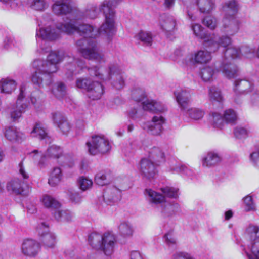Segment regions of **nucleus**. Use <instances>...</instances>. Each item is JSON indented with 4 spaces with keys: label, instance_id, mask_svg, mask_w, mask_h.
Returning <instances> with one entry per match:
<instances>
[{
    "label": "nucleus",
    "instance_id": "nucleus-1",
    "mask_svg": "<svg viewBox=\"0 0 259 259\" xmlns=\"http://www.w3.org/2000/svg\"><path fill=\"white\" fill-rule=\"evenodd\" d=\"M100 11L105 17V21L100 28L95 29L88 24L77 25L76 20L84 19H95L98 14V11L95 5H88L83 11H77L74 14V19L60 23L57 25L56 29H52L50 26L40 28L37 31L36 38L43 40H54L60 36L61 32L67 34L77 33L83 36V38L76 42L78 52L85 58L102 62L105 61L104 56L99 52L95 40L87 37L93 38L98 35L107 36L109 38L115 32V11L112 3L105 1L100 5Z\"/></svg>",
    "mask_w": 259,
    "mask_h": 259
},
{
    "label": "nucleus",
    "instance_id": "nucleus-2",
    "mask_svg": "<svg viewBox=\"0 0 259 259\" xmlns=\"http://www.w3.org/2000/svg\"><path fill=\"white\" fill-rule=\"evenodd\" d=\"M64 59L66 61L64 69L68 79H71L73 76L80 73L85 68L83 60L72 58L62 51H53L47 57V69L45 71L52 74L57 72L59 69L58 64Z\"/></svg>",
    "mask_w": 259,
    "mask_h": 259
},
{
    "label": "nucleus",
    "instance_id": "nucleus-3",
    "mask_svg": "<svg viewBox=\"0 0 259 259\" xmlns=\"http://www.w3.org/2000/svg\"><path fill=\"white\" fill-rule=\"evenodd\" d=\"M90 73L103 81H111L113 87L117 90L125 85V76L124 72L116 63H110L106 68L94 67L89 69Z\"/></svg>",
    "mask_w": 259,
    "mask_h": 259
},
{
    "label": "nucleus",
    "instance_id": "nucleus-4",
    "mask_svg": "<svg viewBox=\"0 0 259 259\" xmlns=\"http://www.w3.org/2000/svg\"><path fill=\"white\" fill-rule=\"evenodd\" d=\"M238 10V5L234 0L227 1L223 5L222 11L224 16L221 28L223 33L233 36L238 32L240 22L234 17Z\"/></svg>",
    "mask_w": 259,
    "mask_h": 259
},
{
    "label": "nucleus",
    "instance_id": "nucleus-5",
    "mask_svg": "<svg viewBox=\"0 0 259 259\" xmlns=\"http://www.w3.org/2000/svg\"><path fill=\"white\" fill-rule=\"evenodd\" d=\"M242 52L239 47L230 46L226 49L224 58L220 67V70L225 77L232 78L238 75V68L234 61L240 58Z\"/></svg>",
    "mask_w": 259,
    "mask_h": 259
},
{
    "label": "nucleus",
    "instance_id": "nucleus-6",
    "mask_svg": "<svg viewBox=\"0 0 259 259\" xmlns=\"http://www.w3.org/2000/svg\"><path fill=\"white\" fill-rule=\"evenodd\" d=\"M88 242L93 248L102 250L106 255H110L114 252L115 238L112 234L107 233L102 235L92 233L89 236Z\"/></svg>",
    "mask_w": 259,
    "mask_h": 259
},
{
    "label": "nucleus",
    "instance_id": "nucleus-7",
    "mask_svg": "<svg viewBox=\"0 0 259 259\" xmlns=\"http://www.w3.org/2000/svg\"><path fill=\"white\" fill-rule=\"evenodd\" d=\"M244 235L246 239L250 241L247 245L249 251L244 249V253L248 259H259V226L249 225Z\"/></svg>",
    "mask_w": 259,
    "mask_h": 259
},
{
    "label": "nucleus",
    "instance_id": "nucleus-8",
    "mask_svg": "<svg viewBox=\"0 0 259 259\" xmlns=\"http://www.w3.org/2000/svg\"><path fill=\"white\" fill-rule=\"evenodd\" d=\"M32 67L36 71L32 73L31 79L32 82L39 87L44 85H49L51 83V75L52 73H47L45 71L47 67V61L39 59L34 60L32 62Z\"/></svg>",
    "mask_w": 259,
    "mask_h": 259
},
{
    "label": "nucleus",
    "instance_id": "nucleus-9",
    "mask_svg": "<svg viewBox=\"0 0 259 259\" xmlns=\"http://www.w3.org/2000/svg\"><path fill=\"white\" fill-rule=\"evenodd\" d=\"M29 154L40 168L46 166V158L59 159L63 157L61 148L56 145H52L49 147L45 154L41 153L37 150L32 151Z\"/></svg>",
    "mask_w": 259,
    "mask_h": 259
},
{
    "label": "nucleus",
    "instance_id": "nucleus-10",
    "mask_svg": "<svg viewBox=\"0 0 259 259\" xmlns=\"http://www.w3.org/2000/svg\"><path fill=\"white\" fill-rule=\"evenodd\" d=\"M89 152L92 155L98 153L105 154L111 149V143L108 139L103 135H95L86 144Z\"/></svg>",
    "mask_w": 259,
    "mask_h": 259
},
{
    "label": "nucleus",
    "instance_id": "nucleus-11",
    "mask_svg": "<svg viewBox=\"0 0 259 259\" xmlns=\"http://www.w3.org/2000/svg\"><path fill=\"white\" fill-rule=\"evenodd\" d=\"M19 172L20 175L23 178V181H20L18 178H15L9 181L7 185V189L8 191L15 194H22L24 192L23 184L25 180L29 178V174L26 171L22 163L19 164Z\"/></svg>",
    "mask_w": 259,
    "mask_h": 259
},
{
    "label": "nucleus",
    "instance_id": "nucleus-12",
    "mask_svg": "<svg viewBox=\"0 0 259 259\" xmlns=\"http://www.w3.org/2000/svg\"><path fill=\"white\" fill-rule=\"evenodd\" d=\"M25 89L21 87L20 94L18 95L17 100L15 104L11 105L7 109V112L11 118L13 120L19 119L22 115V113L25 111L26 108L25 104L22 103V99L25 96Z\"/></svg>",
    "mask_w": 259,
    "mask_h": 259
},
{
    "label": "nucleus",
    "instance_id": "nucleus-13",
    "mask_svg": "<svg viewBox=\"0 0 259 259\" xmlns=\"http://www.w3.org/2000/svg\"><path fill=\"white\" fill-rule=\"evenodd\" d=\"M165 121V119L162 115L157 114L152 118L151 121L145 123L143 125V128L149 134L158 136L162 133Z\"/></svg>",
    "mask_w": 259,
    "mask_h": 259
},
{
    "label": "nucleus",
    "instance_id": "nucleus-14",
    "mask_svg": "<svg viewBox=\"0 0 259 259\" xmlns=\"http://www.w3.org/2000/svg\"><path fill=\"white\" fill-rule=\"evenodd\" d=\"M36 231L41 237L44 245L48 248H53L56 243V236L52 233L49 232L48 226L45 223H41L36 227Z\"/></svg>",
    "mask_w": 259,
    "mask_h": 259
},
{
    "label": "nucleus",
    "instance_id": "nucleus-15",
    "mask_svg": "<svg viewBox=\"0 0 259 259\" xmlns=\"http://www.w3.org/2000/svg\"><path fill=\"white\" fill-rule=\"evenodd\" d=\"M232 43L231 38L228 35H223L215 38L213 34L211 35L206 48H208L210 52H215L220 46L223 48L229 47Z\"/></svg>",
    "mask_w": 259,
    "mask_h": 259
},
{
    "label": "nucleus",
    "instance_id": "nucleus-16",
    "mask_svg": "<svg viewBox=\"0 0 259 259\" xmlns=\"http://www.w3.org/2000/svg\"><path fill=\"white\" fill-rule=\"evenodd\" d=\"M156 165L148 158L142 159L139 165L141 174L147 179L153 178L157 173Z\"/></svg>",
    "mask_w": 259,
    "mask_h": 259
},
{
    "label": "nucleus",
    "instance_id": "nucleus-17",
    "mask_svg": "<svg viewBox=\"0 0 259 259\" xmlns=\"http://www.w3.org/2000/svg\"><path fill=\"white\" fill-rule=\"evenodd\" d=\"M175 99L182 111H185L189 103L191 94L189 90L180 89L174 92Z\"/></svg>",
    "mask_w": 259,
    "mask_h": 259
},
{
    "label": "nucleus",
    "instance_id": "nucleus-18",
    "mask_svg": "<svg viewBox=\"0 0 259 259\" xmlns=\"http://www.w3.org/2000/svg\"><path fill=\"white\" fill-rule=\"evenodd\" d=\"M40 249L39 244L32 239L25 240L21 246L22 252L25 255L34 256L36 255Z\"/></svg>",
    "mask_w": 259,
    "mask_h": 259
},
{
    "label": "nucleus",
    "instance_id": "nucleus-19",
    "mask_svg": "<svg viewBox=\"0 0 259 259\" xmlns=\"http://www.w3.org/2000/svg\"><path fill=\"white\" fill-rule=\"evenodd\" d=\"M103 199L107 204H111L117 202L121 197V191L116 187H108L105 190L103 195Z\"/></svg>",
    "mask_w": 259,
    "mask_h": 259
},
{
    "label": "nucleus",
    "instance_id": "nucleus-20",
    "mask_svg": "<svg viewBox=\"0 0 259 259\" xmlns=\"http://www.w3.org/2000/svg\"><path fill=\"white\" fill-rule=\"evenodd\" d=\"M222 161L220 155L214 151H209L201 159L202 165L205 167H211L220 163Z\"/></svg>",
    "mask_w": 259,
    "mask_h": 259
},
{
    "label": "nucleus",
    "instance_id": "nucleus-21",
    "mask_svg": "<svg viewBox=\"0 0 259 259\" xmlns=\"http://www.w3.org/2000/svg\"><path fill=\"white\" fill-rule=\"evenodd\" d=\"M209 49L208 48H207ZM209 50V49H208ZM211 52L200 50L189 56V63H206L211 59Z\"/></svg>",
    "mask_w": 259,
    "mask_h": 259
},
{
    "label": "nucleus",
    "instance_id": "nucleus-22",
    "mask_svg": "<svg viewBox=\"0 0 259 259\" xmlns=\"http://www.w3.org/2000/svg\"><path fill=\"white\" fill-rule=\"evenodd\" d=\"M52 119L63 134H66L70 130V124L61 113H52Z\"/></svg>",
    "mask_w": 259,
    "mask_h": 259
},
{
    "label": "nucleus",
    "instance_id": "nucleus-23",
    "mask_svg": "<svg viewBox=\"0 0 259 259\" xmlns=\"http://www.w3.org/2000/svg\"><path fill=\"white\" fill-rule=\"evenodd\" d=\"M87 91L89 98L98 100L104 94V87L99 82L92 81Z\"/></svg>",
    "mask_w": 259,
    "mask_h": 259
},
{
    "label": "nucleus",
    "instance_id": "nucleus-24",
    "mask_svg": "<svg viewBox=\"0 0 259 259\" xmlns=\"http://www.w3.org/2000/svg\"><path fill=\"white\" fill-rule=\"evenodd\" d=\"M52 11L56 15H64L72 11L71 7L67 3L68 0H52Z\"/></svg>",
    "mask_w": 259,
    "mask_h": 259
},
{
    "label": "nucleus",
    "instance_id": "nucleus-25",
    "mask_svg": "<svg viewBox=\"0 0 259 259\" xmlns=\"http://www.w3.org/2000/svg\"><path fill=\"white\" fill-rule=\"evenodd\" d=\"M145 195L149 203L153 204H162L165 202V196L151 189L145 190Z\"/></svg>",
    "mask_w": 259,
    "mask_h": 259
},
{
    "label": "nucleus",
    "instance_id": "nucleus-26",
    "mask_svg": "<svg viewBox=\"0 0 259 259\" xmlns=\"http://www.w3.org/2000/svg\"><path fill=\"white\" fill-rule=\"evenodd\" d=\"M5 137L10 141L21 142L25 139V135L14 127H9L6 130Z\"/></svg>",
    "mask_w": 259,
    "mask_h": 259
},
{
    "label": "nucleus",
    "instance_id": "nucleus-27",
    "mask_svg": "<svg viewBox=\"0 0 259 259\" xmlns=\"http://www.w3.org/2000/svg\"><path fill=\"white\" fill-rule=\"evenodd\" d=\"M143 108L144 110L153 112H162L165 110L162 104L153 100H147L142 103Z\"/></svg>",
    "mask_w": 259,
    "mask_h": 259
},
{
    "label": "nucleus",
    "instance_id": "nucleus-28",
    "mask_svg": "<svg viewBox=\"0 0 259 259\" xmlns=\"http://www.w3.org/2000/svg\"><path fill=\"white\" fill-rule=\"evenodd\" d=\"M148 159L158 166L165 161V154L159 148L153 147L149 151Z\"/></svg>",
    "mask_w": 259,
    "mask_h": 259
},
{
    "label": "nucleus",
    "instance_id": "nucleus-29",
    "mask_svg": "<svg viewBox=\"0 0 259 259\" xmlns=\"http://www.w3.org/2000/svg\"><path fill=\"white\" fill-rule=\"evenodd\" d=\"M94 181L97 185L103 186L110 184L112 181V176L109 171H100L95 175Z\"/></svg>",
    "mask_w": 259,
    "mask_h": 259
},
{
    "label": "nucleus",
    "instance_id": "nucleus-30",
    "mask_svg": "<svg viewBox=\"0 0 259 259\" xmlns=\"http://www.w3.org/2000/svg\"><path fill=\"white\" fill-rule=\"evenodd\" d=\"M53 215L55 219L59 222H70L73 221L74 218V214L67 209H56L53 212Z\"/></svg>",
    "mask_w": 259,
    "mask_h": 259
},
{
    "label": "nucleus",
    "instance_id": "nucleus-31",
    "mask_svg": "<svg viewBox=\"0 0 259 259\" xmlns=\"http://www.w3.org/2000/svg\"><path fill=\"white\" fill-rule=\"evenodd\" d=\"M191 27L195 36L199 39L203 40L204 46L206 47L211 35H208L205 33L204 31L203 27L199 24H192Z\"/></svg>",
    "mask_w": 259,
    "mask_h": 259
},
{
    "label": "nucleus",
    "instance_id": "nucleus-32",
    "mask_svg": "<svg viewBox=\"0 0 259 259\" xmlns=\"http://www.w3.org/2000/svg\"><path fill=\"white\" fill-rule=\"evenodd\" d=\"M180 210V205L177 203H167L164 202L161 206V212L165 216L175 214Z\"/></svg>",
    "mask_w": 259,
    "mask_h": 259
},
{
    "label": "nucleus",
    "instance_id": "nucleus-33",
    "mask_svg": "<svg viewBox=\"0 0 259 259\" xmlns=\"http://www.w3.org/2000/svg\"><path fill=\"white\" fill-rule=\"evenodd\" d=\"M197 5L201 13L208 14L215 8V3L212 0H197Z\"/></svg>",
    "mask_w": 259,
    "mask_h": 259
},
{
    "label": "nucleus",
    "instance_id": "nucleus-34",
    "mask_svg": "<svg viewBox=\"0 0 259 259\" xmlns=\"http://www.w3.org/2000/svg\"><path fill=\"white\" fill-rule=\"evenodd\" d=\"M170 170L174 173H180L190 177L193 174L192 170L185 165H181L174 161L170 165Z\"/></svg>",
    "mask_w": 259,
    "mask_h": 259
},
{
    "label": "nucleus",
    "instance_id": "nucleus-35",
    "mask_svg": "<svg viewBox=\"0 0 259 259\" xmlns=\"http://www.w3.org/2000/svg\"><path fill=\"white\" fill-rule=\"evenodd\" d=\"M235 85L237 90L244 94L251 92L254 89L253 83L245 79L235 81Z\"/></svg>",
    "mask_w": 259,
    "mask_h": 259
},
{
    "label": "nucleus",
    "instance_id": "nucleus-36",
    "mask_svg": "<svg viewBox=\"0 0 259 259\" xmlns=\"http://www.w3.org/2000/svg\"><path fill=\"white\" fill-rule=\"evenodd\" d=\"M62 178V170L60 167H54L51 171L48 183L52 186H55L58 185L61 181Z\"/></svg>",
    "mask_w": 259,
    "mask_h": 259
},
{
    "label": "nucleus",
    "instance_id": "nucleus-37",
    "mask_svg": "<svg viewBox=\"0 0 259 259\" xmlns=\"http://www.w3.org/2000/svg\"><path fill=\"white\" fill-rule=\"evenodd\" d=\"M119 234L123 237L129 238L133 236L134 230L133 226L128 222H122L118 226Z\"/></svg>",
    "mask_w": 259,
    "mask_h": 259
},
{
    "label": "nucleus",
    "instance_id": "nucleus-38",
    "mask_svg": "<svg viewBox=\"0 0 259 259\" xmlns=\"http://www.w3.org/2000/svg\"><path fill=\"white\" fill-rule=\"evenodd\" d=\"M243 206L246 212L255 211L256 210V205L253 196L249 194L242 199Z\"/></svg>",
    "mask_w": 259,
    "mask_h": 259
},
{
    "label": "nucleus",
    "instance_id": "nucleus-39",
    "mask_svg": "<svg viewBox=\"0 0 259 259\" xmlns=\"http://www.w3.org/2000/svg\"><path fill=\"white\" fill-rule=\"evenodd\" d=\"M186 114L191 120L197 121L203 117L205 111L200 108H191L186 111Z\"/></svg>",
    "mask_w": 259,
    "mask_h": 259
},
{
    "label": "nucleus",
    "instance_id": "nucleus-40",
    "mask_svg": "<svg viewBox=\"0 0 259 259\" xmlns=\"http://www.w3.org/2000/svg\"><path fill=\"white\" fill-rule=\"evenodd\" d=\"M161 28L165 32H170L175 30L176 21L172 17H167L160 21Z\"/></svg>",
    "mask_w": 259,
    "mask_h": 259
},
{
    "label": "nucleus",
    "instance_id": "nucleus-41",
    "mask_svg": "<svg viewBox=\"0 0 259 259\" xmlns=\"http://www.w3.org/2000/svg\"><path fill=\"white\" fill-rule=\"evenodd\" d=\"M135 37L145 45L151 46L152 43L153 36L150 32L141 30L136 34Z\"/></svg>",
    "mask_w": 259,
    "mask_h": 259
},
{
    "label": "nucleus",
    "instance_id": "nucleus-42",
    "mask_svg": "<svg viewBox=\"0 0 259 259\" xmlns=\"http://www.w3.org/2000/svg\"><path fill=\"white\" fill-rule=\"evenodd\" d=\"M3 47L6 50L19 49L22 47V43L14 37H8L4 41Z\"/></svg>",
    "mask_w": 259,
    "mask_h": 259
},
{
    "label": "nucleus",
    "instance_id": "nucleus-43",
    "mask_svg": "<svg viewBox=\"0 0 259 259\" xmlns=\"http://www.w3.org/2000/svg\"><path fill=\"white\" fill-rule=\"evenodd\" d=\"M31 134L33 137H36L40 139H46L48 138V134L40 123H36L34 126Z\"/></svg>",
    "mask_w": 259,
    "mask_h": 259
},
{
    "label": "nucleus",
    "instance_id": "nucleus-44",
    "mask_svg": "<svg viewBox=\"0 0 259 259\" xmlns=\"http://www.w3.org/2000/svg\"><path fill=\"white\" fill-rule=\"evenodd\" d=\"M92 180L88 177L81 176L77 180V185L79 188L83 191L90 189L93 186Z\"/></svg>",
    "mask_w": 259,
    "mask_h": 259
},
{
    "label": "nucleus",
    "instance_id": "nucleus-45",
    "mask_svg": "<svg viewBox=\"0 0 259 259\" xmlns=\"http://www.w3.org/2000/svg\"><path fill=\"white\" fill-rule=\"evenodd\" d=\"M215 72V69L210 66L203 67L200 71V75L204 81H209L211 80Z\"/></svg>",
    "mask_w": 259,
    "mask_h": 259
},
{
    "label": "nucleus",
    "instance_id": "nucleus-46",
    "mask_svg": "<svg viewBox=\"0 0 259 259\" xmlns=\"http://www.w3.org/2000/svg\"><path fill=\"white\" fill-rule=\"evenodd\" d=\"M182 1L186 9L188 18L191 21H195L197 20V17L193 13L194 7L193 0H182Z\"/></svg>",
    "mask_w": 259,
    "mask_h": 259
},
{
    "label": "nucleus",
    "instance_id": "nucleus-47",
    "mask_svg": "<svg viewBox=\"0 0 259 259\" xmlns=\"http://www.w3.org/2000/svg\"><path fill=\"white\" fill-rule=\"evenodd\" d=\"M43 205L47 208H57L60 206V203L53 197L50 195H45L41 199Z\"/></svg>",
    "mask_w": 259,
    "mask_h": 259
},
{
    "label": "nucleus",
    "instance_id": "nucleus-48",
    "mask_svg": "<svg viewBox=\"0 0 259 259\" xmlns=\"http://www.w3.org/2000/svg\"><path fill=\"white\" fill-rule=\"evenodd\" d=\"M211 124L215 128H222L223 125V119L221 115L217 112H213L209 119Z\"/></svg>",
    "mask_w": 259,
    "mask_h": 259
},
{
    "label": "nucleus",
    "instance_id": "nucleus-49",
    "mask_svg": "<svg viewBox=\"0 0 259 259\" xmlns=\"http://www.w3.org/2000/svg\"><path fill=\"white\" fill-rule=\"evenodd\" d=\"M28 3L31 8L36 11H43L48 7L45 0H28Z\"/></svg>",
    "mask_w": 259,
    "mask_h": 259
},
{
    "label": "nucleus",
    "instance_id": "nucleus-50",
    "mask_svg": "<svg viewBox=\"0 0 259 259\" xmlns=\"http://www.w3.org/2000/svg\"><path fill=\"white\" fill-rule=\"evenodd\" d=\"M52 92L57 98L62 97L66 93L65 84L62 82H57L54 86Z\"/></svg>",
    "mask_w": 259,
    "mask_h": 259
},
{
    "label": "nucleus",
    "instance_id": "nucleus-51",
    "mask_svg": "<svg viewBox=\"0 0 259 259\" xmlns=\"http://www.w3.org/2000/svg\"><path fill=\"white\" fill-rule=\"evenodd\" d=\"M203 24L211 30H214L218 25L217 19L212 16H208L202 20Z\"/></svg>",
    "mask_w": 259,
    "mask_h": 259
},
{
    "label": "nucleus",
    "instance_id": "nucleus-52",
    "mask_svg": "<svg viewBox=\"0 0 259 259\" xmlns=\"http://www.w3.org/2000/svg\"><path fill=\"white\" fill-rule=\"evenodd\" d=\"M224 120L228 123H234L237 119V116L235 111L228 109L225 111L223 116Z\"/></svg>",
    "mask_w": 259,
    "mask_h": 259
},
{
    "label": "nucleus",
    "instance_id": "nucleus-53",
    "mask_svg": "<svg viewBox=\"0 0 259 259\" xmlns=\"http://www.w3.org/2000/svg\"><path fill=\"white\" fill-rule=\"evenodd\" d=\"M209 96L211 100L221 102L223 101V97L220 91L216 88L212 87L209 89Z\"/></svg>",
    "mask_w": 259,
    "mask_h": 259
},
{
    "label": "nucleus",
    "instance_id": "nucleus-54",
    "mask_svg": "<svg viewBox=\"0 0 259 259\" xmlns=\"http://www.w3.org/2000/svg\"><path fill=\"white\" fill-rule=\"evenodd\" d=\"M161 191L163 194L168 197L177 198L179 195V190L177 188L170 187L161 188Z\"/></svg>",
    "mask_w": 259,
    "mask_h": 259
},
{
    "label": "nucleus",
    "instance_id": "nucleus-55",
    "mask_svg": "<svg viewBox=\"0 0 259 259\" xmlns=\"http://www.w3.org/2000/svg\"><path fill=\"white\" fill-rule=\"evenodd\" d=\"M164 238L165 242L168 246L172 248L175 247L177 241L176 238L172 233H168L166 234L164 236Z\"/></svg>",
    "mask_w": 259,
    "mask_h": 259
},
{
    "label": "nucleus",
    "instance_id": "nucleus-56",
    "mask_svg": "<svg viewBox=\"0 0 259 259\" xmlns=\"http://www.w3.org/2000/svg\"><path fill=\"white\" fill-rule=\"evenodd\" d=\"M91 82L87 78H79L76 80V86L78 88L87 90Z\"/></svg>",
    "mask_w": 259,
    "mask_h": 259
},
{
    "label": "nucleus",
    "instance_id": "nucleus-57",
    "mask_svg": "<svg viewBox=\"0 0 259 259\" xmlns=\"http://www.w3.org/2000/svg\"><path fill=\"white\" fill-rule=\"evenodd\" d=\"M235 136L238 139L245 138L247 135L246 129L241 126L236 127L234 131Z\"/></svg>",
    "mask_w": 259,
    "mask_h": 259
},
{
    "label": "nucleus",
    "instance_id": "nucleus-58",
    "mask_svg": "<svg viewBox=\"0 0 259 259\" xmlns=\"http://www.w3.org/2000/svg\"><path fill=\"white\" fill-rule=\"evenodd\" d=\"M174 259H195L190 254L185 252H179L174 255Z\"/></svg>",
    "mask_w": 259,
    "mask_h": 259
},
{
    "label": "nucleus",
    "instance_id": "nucleus-59",
    "mask_svg": "<svg viewBox=\"0 0 259 259\" xmlns=\"http://www.w3.org/2000/svg\"><path fill=\"white\" fill-rule=\"evenodd\" d=\"M250 160L257 166H259V150L250 155Z\"/></svg>",
    "mask_w": 259,
    "mask_h": 259
},
{
    "label": "nucleus",
    "instance_id": "nucleus-60",
    "mask_svg": "<svg viewBox=\"0 0 259 259\" xmlns=\"http://www.w3.org/2000/svg\"><path fill=\"white\" fill-rule=\"evenodd\" d=\"M70 200L74 203H79L82 200V196L77 192L72 193L70 196Z\"/></svg>",
    "mask_w": 259,
    "mask_h": 259
},
{
    "label": "nucleus",
    "instance_id": "nucleus-61",
    "mask_svg": "<svg viewBox=\"0 0 259 259\" xmlns=\"http://www.w3.org/2000/svg\"><path fill=\"white\" fill-rule=\"evenodd\" d=\"M129 116L134 119H137L140 117V111L137 108H134L129 112Z\"/></svg>",
    "mask_w": 259,
    "mask_h": 259
},
{
    "label": "nucleus",
    "instance_id": "nucleus-62",
    "mask_svg": "<svg viewBox=\"0 0 259 259\" xmlns=\"http://www.w3.org/2000/svg\"><path fill=\"white\" fill-rule=\"evenodd\" d=\"M130 259H144V257L140 252L133 251L131 253Z\"/></svg>",
    "mask_w": 259,
    "mask_h": 259
},
{
    "label": "nucleus",
    "instance_id": "nucleus-63",
    "mask_svg": "<svg viewBox=\"0 0 259 259\" xmlns=\"http://www.w3.org/2000/svg\"><path fill=\"white\" fill-rule=\"evenodd\" d=\"M175 3V0H164L163 5L166 9H170L174 6Z\"/></svg>",
    "mask_w": 259,
    "mask_h": 259
},
{
    "label": "nucleus",
    "instance_id": "nucleus-64",
    "mask_svg": "<svg viewBox=\"0 0 259 259\" xmlns=\"http://www.w3.org/2000/svg\"><path fill=\"white\" fill-rule=\"evenodd\" d=\"M251 100L253 104L259 103V93H255L251 96Z\"/></svg>",
    "mask_w": 259,
    "mask_h": 259
}]
</instances>
